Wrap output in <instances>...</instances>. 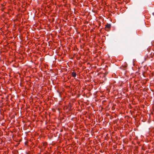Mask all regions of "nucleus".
Returning a JSON list of instances; mask_svg holds the SVG:
<instances>
[{
	"label": "nucleus",
	"mask_w": 154,
	"mask_h": 154,
	"mask_svg": "<svg viewBox=\"0 0 154 154\" xmlns=\"http://www.w3.org/2000/svg\"><path fill=\"white\" fill-rule=\"evenodd\" d=\"M111 27V25L110 24H108L106 25L105 29L106 30L108 31L109 30Z\"/></svg>",
	"instance_id": "obj_1"
},
{
	"label": "nucleus",
	"mask_w": 154,
	"mask_h": 154,
	"mask_svg": "<svg viewBox=\"0 0 154 154\" xmlns=\"http://www.w3.org/2000/svg\"><path fill=\"white\" fill-rule=\"evenodd\" d=\"M72 75L73 77H75L76 76V73L75 72H72Z\"/></svg>",
	"instance_id": "obj_2"
}]
</instances>
